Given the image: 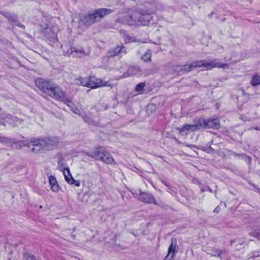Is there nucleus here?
<instances>
[{
	"label": "nucleus",
	"instance_id": "6",
	"mask_svg": "<svg viewBox=\"0 0 260 260\" xmlns=\"http://www.w3.org/2000/svg\"><path fill=\"white\" fill-rule=\"evenodd\" d=\"M21 122L20 119L16 117H13L9 114L3 113L0 115V125H5L6 124L9 123L15 126Z\"/></svg>",
	"mask_w": 260,
	"mask_h": 260
},
{
	"label": "nucleus",
	"instance_id": "22",
	"mask_svg": "<svg viewBox=\"0 0 260 260\" xmlns=\"http://www.w3.org/2000/svg\"><path fill=\"white\" fill-rule=\"evenodd\" d=\"M152 53L151 50H148L146 52H145L143 55L142 56V59L144 61H149L151 60Z\"/></svg>",
	"mask_w": 260,
	"mask_h": 260
},
{
	"label": "nucleus",
	"instance_id": "16",
	"mask_svg": "<svg viewBox=\"0 0 260 260\" xmlns=\"http://www.w3.org/2000/svg\"><path fill=\"white\" fill-rule=\"evenodd\" d=\"M132 20L131 12H126L122 14L118 18V21L122 23L130 25L129 21Z\"/></svg>",
	"mask_w": 260,
	"mask_h": 260
},
{
	"label": "nucleus",
	"instance_id": "33",
	"mask_svg": "<svg viewBox=\"0 0 260 260\" xmlns=\"http://www.w3.org/2000/svg\"><path fill=\"white\" fill-rule=\"evenodd\" d=\"M18 26H19L20 27L23 28H25V26L23 24H17Z\"/></svg>",
	"mask_w": 260,
	"mask_h": 260
},
{
	"label": "nucleus",
	"instance_id": "24",
	"mask_svg": "<svg viewBox=\"0 0 260 260\" xmlns=\"http://www.w3.org/2000/svg\"><path fill=\"white\" fill-rule=\"evenodd\" d=\"M138 69L136 67H131L128 69V74L129 76L134 75L137 74Z\"/></svg>",
	"mask_w": 260,
	"mask_h": 260
},
{
	"label": "nucleus",
	"instance_id": "17",
	"mask_svg": "<svg viewBox=\"0 0 260 260\" xmlns=\"http://www.w3.org/2000/svg\"><path fill=\"white\" fill-rule=\"evenodd\" d=\"M49 182L51 186V189L53 192H58L60 189L56 178L53 176L49 177Z\"/></svg>",
	"mask_w": 260,
	"mask_h": 260
},
{
	"label": "nucleus",
	"instance_id": "3",
	"mask_svg": "<svg viewBox=\"0 0 260 260\" xmlns=\"http://www.w3.org/2000/svg\"><path fill=\"white\" fill-rule=\"evenodd\" d=\"M153 11L149 12H144L142 10H137L135 11L131 12L132 20L129 21L130 25H147L151 20L150 14Z\"/></svg>",
	"mask_w": 260,
	"mask_h": 260
},
{
	"label": "nucleus",
	"instance_id": "27",
	"mask_svg": "<svg viewBox=\"0 0 260 260\" xmlns=\"http://www.w3.org/2000/svg\"><path fill=\"white\" fill-rule=\"evenodd\" d=\"M250 235L258 239H260V230H255L250 233Z\"/></svg>",
	"mask_w": 260,
	"mask_h": 260
},
{
	"label": "nucleus",
	"instance_id": "31",
	"mask_svg": "<svg viewBox=\"0 0 260 260\" xmlns=\"http://www.w3.org/2000/svg\"><path fill=\"white\" fill-rule=\"evenodd\" d=\"M83 52L82 49H79L77 48H71V52L72 53L75 52V53H82Z\"/></svg>",
	"mask_w": 260,
	"mask_h": 260
},
{
	"label": "nucleus",
	"instance_id": "19",
	"mask_svg": "<svg viewBox=\"0 0 260 260\" xmlns=\"http://www.w3.org/2000/svg\"><path fill=\"white\" fill-rule=\"evenodd\" d=\"M0 14L11 22H17V16L16 15L4 12H1Z\"/></svg>",
	"mask_w": 260,
	"mask_h": 260
},
{
	"label": "nucleus",
	"instance_id": "28",
	"mask_svg": "<svg viewBox=\"0 0 260 260\" xmlns=\"http://www.w3.org/2000/svg\"><path fill=\"white\" fill-rule=\"evenodd\" d=\"M145 84L143 82H141L137 85L135 87V90L137 91H141L144 88Z\"/></svg>",
	"mask_w": 260,
	"mask_h": 260
},
{
	"label": "nucleus",
	"instance_id": "13",
	"mask_svg": "<svg viewBox=\"0 0 260 260\" xmlns=\"http://www.w3.org/2000/svg\"><path fill=\"white\" fill-rule=\"evenodd\" d=\"M120 53H123L124 54L126 53L125 48L123 46H117L109 50L108 52V54L110 57L115 56Z\"/></svg>",
	"mask_w": 260,
	"mask_h": 260
},
{
	"label": "nucleus",
	"instance_id": "8",
	"mask_svg": "<svg viewBox=\"0 0 260 260\" xmlns=\"http://www.w3.org/2000/svg\"><path fill=\"white\" fill-rule=\"evenodd\" d=\"M228 64L218 62L217 59L204 60V67L206 68L207 70H211L214 68H224L225 67L228 68Z\"/></svg>",
	"mask_w": 260,
	"mask_h": 260
},
{
	"label": "nucleus",
	"instance_id": "5",
	"mask_svg": "<svg viewBox=\"0 0 260 260\" xmlns=\"http://www.w3.org/2000/svg\"><path fill=\"white\" fill-rule=\"evenodd\" d=\"M202 128L218 129L220 127V122L218 118H213L208 120L200 118Z\"/></svg>",
	"mask_w": 260,
	"mask_h": 260
},
{
	"label": "nucleus",
	"instance_id": "9",
	"mask_svg": "<svg viewBox=\"0 0 260 260\" xmlns=\"http://www.w3.org/2000/svg\"><path fill=\"white\" fill-rule=\"evenodd\" d=\"M30 143L33 146L32 151L39 153L40 151L44 150V142L43 139H35L30 140Z\"/></svg>",
	"mask_w": 260,
	"mask_h": 260
},
{
	"label": "nucleus",
	"instance_id": "4",
	"mask_svg": "<svg viewBox=\"0 0 260 260\" xmlns=\"http://www.w3.org/2000/svg\"><path fill=\"white\" fill-rule=\"evenodd\" d=\"M80 84L83 86L89 87L92 89L97 88L102 86H106L107 82H104L100 79L94 76L86 78H80L78 79Z\"/></svg>",
	"mask_w": 260,
	"mask_h": 260
},
{
	"label": "nucleus",
	"instance_id": "7",
	"mask_svg": "<svg viewBox=\"0 0 260 260\" xmlns=\"http://www.w3.org/2000/svg\"><path fill=\"white\" fill-rule=\"evenodd\" d=\"M201 128H202V125L200 118H199L197 121H194L193 124H185L181 127H177L176 129L181 133L185 131L195 132L196 131L200 129Z\"/></svg>",
	"mask_w": 260,
	"mask_h": 260
},
{
	"label": "nucleus",
	"instance_id": "10",
	"mask_svg": "<svg viewBox=\"0 0 260 260\" xmlns=\"http://www.w3.org/2000/svg\"><path fill=\"white\" fill-rule=\"evenodd\" d=\"M139 200L147 204H153L157 205V202L154 197L150 193L148 192H143L139 190Z\"/></svg>",
	"mask_w": 260,
	"mask_h": 260
},
{
	"label": "nucleus",
	"instance_id": "2",
	"mask_svg": "<svg viewBox=\"0 0 260 260\" xmlns=\"http://www.w3.org/2000/svg\"><path fill=\"white\" fill-rule=\"evenodd\" d=\"M113 10L110 9H98L92 13L85 15L80 17L81 21L87 26H90L95 22L100 21L106 15L111 13Z\"/></svg>",
	"mask_w": 260,
	"mask_h": 260
},
{
	"label": "nucleus",
	"instance_id": "15",
	"mask_svg": "<svg viewBox=\"0 0 260 260\" xmlns=\"http://www.w3.org/2000/svg\"><path fill=\"white\" fill-rule=\"evenodd\" d=\"M101 156L102 157L101 161H102L103 162L109 165H111L114 163V158L110 154V153L107 151L104 150L103 152V154Z\"/></svg>",
	"mask_w": 260,
	"mask_h": 260
},
{
	"label": "nucleus",
	"instance_id": "21",
	"mask_svg": "<svg viewBox=\"0 0 260 260\" xmlns=\"http://www.w3.org/2000/svg\"><path fill=\"white\" fill-rule=\"evenodd\" d=\"M250 83L253 86L260 85V76L258 75H254L251 78Z\"/></svg>",
	"mask_w": 260,
	"mask_h": 260
},
{
	"label": "nucleus",
	"instance_id": "1",
	"mask_svg": "<svg viewBox=\"0 0 260 260\" xmlns=\"http://www.w3.org/2000/svg\"><path fill=\"white\" fill-rule=\"evenodd\" d=\"M36 84L40 89L54 99L61 102L69 101L65 92L56 84L39 79L36 80Z\"/></svg>",
	"mask_w": 260,
	"mask_h": 260
},
{
	"label": "nucleus",
	"instance_id": "34",
	"mask_svg": "<svg viewBox=\"0 0 260 260\" xmlns=\"http://www.w3.org/2000/svg\"><path fill=\"white\" fill-rule=\"evenodd\" d=\"M27 145L28 147H29V146H29V143H28V144H27V145Z\"/></svg>",
	"mask_w": 260,
	"mask_h": 260
},
{
	"label": "nucleus",
	"instance_id": "26",
	"mask_svg": "<svg viewBox=\"0 0 260 260\" xmlns=\"http://www.w3.org/2000/svg\"><path fill=\"white\" fill-rule=\"evenodd\" d=\"M175 248H176V245H173V242L172 240V243L168 248V254L169 255L172 253V255H174V254L175 253Z\"/></svg>",
	"mask_w": 260,
	"mask_h": 260
},
{
	"label": "nucleus",
	"instance_id": "18",
	"mask_svg": "<svg viewBox=\"0 0 260 260\" xmlns=\"http://www.w3.org/2000/svg\"><path fill=\"white\" fill-rule=\"evenodd\" d=\"M104 151V149L101 150H95V151H93L91 152V153L89 152H86V154L89 157H91L92 158H94L96 160H101L102 155L103 154V152Z\"/></svg>",
	"mask_w": 260,
	"mask_h": 260
},
{
	"label": "nucleus",
	"instance_id": "12",
	"mask_svg": "<svg viewBox=\"0 0 260 260\" xmlns=\"http://www.w3.org/2000/svg\"><path fill=\"white\" fill-rule=\"evenodd\" d=\"M63 175L66 181L71 185H75L76 186H80V181L79 180H75L72 177L69 168H66L63 171Z\"/></svg>",
	"mask_w": 260,
	"mask_h": 260
},
{
	"label": "nucleus",
	"instance_id": "29",
	"mask_svg": "<svg viewBox=\"0 0 260 260\" xmlns=\"http://www.w3.org/2000/svg\"><path fill=\"white\" fill-rule=\"evenodd\" d=\"M82 117H83V119L84 120V121L85 122L88 123L89 124H95V123H94L93 121L92 120V119L89 117L84 115V116H83Z\"/></svg>",
	"mask_w": 260,
	"mask_h": 260
},
{
	"label": "nucleus",
	"instance_id": "20",
	"mask_svg": "<svg viewBox=\"0 0 260 260\" xmlns=\"http://www.w3.org/2000/svg\"><path fill=\"white\" fill-rule=\"evenodd\" d=\"M189 64L191 67V70L194 68L204 67V60L196 61L192 62L191 63H190Z\"/></svg>",
	"mask_w": 260,
	"mask_h": 260
},
{
	"label": "nucleus",
	"instance_id": "25",
	"mask_svg": "<svg viewBox=\"0 0 260 260\" xmlns=\"http://www.w3.org/2000/svg\"><path fill=\"white\" fill-rule=\"evenodd\" d=\"M0 143L3 144H11L12 143V140L8 138L2 137Z\"/></svg>",
	"mask_w": 260,
	"mask_h": 260
},
{
	"label": "nucleus",
	"instance_id": "32",
	"mask_svg": "<svg viewBox=\"0 0 260 260\" xmlns=\"http://www.w3.org/2000/svg\"><path fill=\"white\" fill-rule=\"evenodd\" d=\"M72 112L79 116H81V112L76 107H75L74 109H72Z\"/></svg>",
	"mask_w": 260,
	"mask_h": 260
},
{
	"label": "nucleus",
	"instance_id": "14",
	"mask_svg": "<svg viewBox=\"0 0 260 260\" xmlns=\"http://www.w3.org/2000/svg\"><path fill=\"white\" fill-rule=\"evenodd\" d=\"M173 70L178 74H183L190 71V64L177 65L174 67Z\"/></svg>",
	"mask_w": 260,
	"mask_h": 260
},
{
	"label": "nucleus",
	"instance_id": "30",
	"mask_svg": "<svg viewBox=\"0 0 260 260\" xmlns=\"http://www.w3.org/2000/svg\"><path fill=\"white\" fill-rule=\"evenodd\" d=\"M66 104L70 109V110L72 111V109H74L75 108V106L74 105L73 103H72L71 101V100L69 99V102H63Z\"/></svg>",
	"mask_w": 260,
	"mask_h": 260
},
{
	"label": "nucleus",
	"instance_id": "11",
	"mask_svg": "<svg viewBox=\"0 0 260 260\" xmlns=\"http://www.w3.org/2000/svg\"><path fill=\"white\" fill-rule=\"evenodd\" d=\"M44 150H51L57 145L58 140L56 137L44 138Z\"/></svg>",
	"mask_w": 260,
	"mask_h": 260
},
{
	"label": "nucleus",
	"instance_id": "23",
	"mask_svg": "<svg viewBox=\"0 0 260 260\" xmlns=\"http://www.w3.org/2000/svg\"><path fill=\"white\" fill-rule=\"evenodd\" d=\"M226 254V251L225 250H219L218 249H215V253H214V256H217L221 258L222 259V255H224Z\"/></svg>",
	"mask_w": 260,
	"mask_h": 260
}]
</instances>
